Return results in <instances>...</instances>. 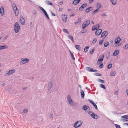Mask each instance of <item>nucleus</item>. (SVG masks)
Returning <instances> with one entry per match:
<instances>
[{
    "label": "nucleus",
    "instance_id": "f257e3e1",
    "mask_svg": "<svg viewBox=\"0 0 128 128\" xmlns=\"http://www.w3.org/2000/svg\"><path fill=\"white\" fill-rule=\"evenodd\" d=\"M14 27L15 32L16 33H18L20 28V26L18 23L17 22H15L14 25Z\"/></svg>",
    "mask_w": 128,
    "mask_h": 128
},
{
    "label": "nucleus",
    "instance_id": "f03ea898",
    "mask_svg": "<svg viewBox=\"0 0 128 128\" xmlns=\"http://www.w3.org/2000/svg\"><path fill=\"white\" fill-rule=\"evenodd\" d=\"M29 59L26 58H23L21 59L20 64L21 65L27 63L29 62Z\"/></svg>",
    "mask_w": 128,
    "mask_h": 128
},
{
    "label": "nucleus",
    "instance_id": "7ed1b4c3",
    "mask_svg": "<svg viewBox=\"0 0 128 128\" xmlns=\"http://www.w3.org/2000/svg\"><path fill=\"white\" fill-rule=\"evenodd\" d=\"M12 6L15 15L17 16L19 12L18 9L17 8V6L14 4H12Z\"/></svg>",
    "mask_w": 128,
    "mask_h": 128
},
{
    "label": "nucleus",
    "instance_id": "20e7f679",
    "mask_svg": "<svg viewBox=\"0 0 128 128\" xmlns=\"http://www.w3.org/2000/svg\"><path fill=\"white\" fill-rule=\"evenodd\" d=\"M82 120H79L77 121L74 124V126L75 128L80 127L82 124Z\"/></svg>",
    "mask_w": 128,
    "mask_h": 128
},
{
    "label": "nucleus",
    "instance_id": "39448f33",
    "mask_svg": "<svg viewBox=\"0 0 128 128\" xmlns=\"http://www.w3.org/2000/svg\"><path fill=\"white\" fill-rule=\"evenodd\" d=\"M68 101L69 104L71 105H72L74 104V102L72 100L71 97L70 95H68L67 96Z\"/></svg>",
    "mask_w": 128,
    "mask_h": 128
},
{
    "label": "nucleus",
    "instance_id": "423d86ee",
    "mask_svg": "<svg viewBox=\"0 0 128 128\" xmlns=\"http://www.w3.org/2000/svg\"><path fill=\"white\" fill-rule=\"evenodd\" d=\"M90 21L88 20L84 22L82 25V28L84 29V28L87 27L90 24Z\"/></svg>",
    "mask_w": 128,
    "mask_h": 128
},
{
    "label": "nucleus",
    "instance_id": "0eeeda50",
    "mask_svg": "<svg viewBox=\"0 0 128 128\" xmlns=\"http://www.w3.org/2000/svg\"><path fill=\"white\" fill-rule=\"evenodd\" d=\"M16 72L15 69H11L9 70L8 72L5 74L6 76H7L10 74L14 73Z\"/></svg>",
    "mask_w": 128,
    "mask_h": 128
},
{
    "label": "nucleus",
    "instance_id": "6e6552de",
    "mask_svg": "<svg viewBox=\"0 0 128 128\" xmlns=\"http://www.w3.org/2000/svg\"><path fill=\"white\" fill-rule=\"evenodd\" d=\"M104 56V54L100 56L97 62V64H101V62L103 60Z\"/></svg>",
    "mask_w": 128,
    "mask_h": 128
},
{
    "label": "nucleus",
    "instance_id": "1a4fd4ad",
    "mask_svg": "<svg viewBox=\"0 0 128 128\" xmlns=\"http://www.w3.org/2000/svg\"><path fill=\"white\" fill-rule=\"evenodd\" d=\"M68 16L67 15L62 14V20L65 22H67Z\"/></svg>",
    "mask_w": 128,
    "mask_h": 128
},
{
    "label": "nucleus",
    "instance_id": "9d476101",
    "mask_svg": "<svg viewBox=\"0 0 128 128\" xmlns=\"http://www.w3.org/2000/svg\"><path fill=\"white\" fill-rule=\"evenodd\" d=\"M0 13L2 16H3L4 14V10L3 6H1L0 8Z\"/></svg>",
    "mask_w": 128,
    "mask_h": 128
},
{
    "label": "nucleus",
    "instance_id": "9b49d317",
    "mask_svg": "<svg viewBox=\"0 0 128 128\" xmlns=\"http://www.w3.org/2000/svg\"><path fill=\"white\" fill-rule=\"evenodd\" d=\"M53 86V82H50L48 83L47 86V88L48 90H50L52 88Z\"/></svg>",
    "mask_w": 128,
    "mask_h": 128
},
{
    "label": "nucleus",
    "instance_id": "f8f14e48",
    "mask_svg": "<svg viewBox=\"0 0 128 128\" xmlns=\"http://www.w3.org/2000/svg\"><path fill=\"white\" fill-rule=\"evenodd\" d=\"M82 109L86 112H88L90 110L89 107L86 105H85L82 107Z\"/></svg>",
    "mask_w": 128,
    "mask_h": 128
},
{
    "label": "nucleus",
    "instance_id": "ddd939ff",
    "mask_svg": "<svg viewBox=\"0 0 128 128\" xmlns=\"http://www.w3.org/2000/svg\"><path fill=\"white\" fill-rule=\"evenodd\" d=\"M100 27V25L99 24H97L96 26H94L92 27V30L94 31L95 30H97Z\"/></svg>",
    "mask_w": 128,
    "mask_h": 128
},
{
    "label": "nucleus",
    "instance_id": "4468645a",
    "mask_svg": "<svg viewBox=\"0 0 128 128\" xmlns=\"http://www.w3.org/2000/svg\"><path fill=\"white\" fill-rule=\"evenodd\" d=\"M108 34V32H103L101 34V37L102 38H106Z\"/></svg>",
    "mask_w": 128,
    "mask_h": 128
},
{
    "label": "nucleus",
    "instance_id": "2eb2a0df",
    "mask_svg": "<svg viewBox=\"0 0 128 128\" xmlns=\"http://www.w3.org/2000/svg\"><path fill=\"white\" fill-rule=\"evenodd\" d=\"M20 22L22 25L24 24L25 20L23 17L21 16L20 18Z\"/></svg>",
    "mask_w": 128,
    "mask_h": 128
},
{
    "label": "nucleus",
    "instance_id": "dca6fc26",
    "mask_svg": "<svg viewBox=\"0 0 128 128\" xmlns=\"http://www.w3.org/2000/svg\"><path fill=\"white\" fill-rule=\"evenodd\" d=\"M102 30L101 29H99L96 30L95 32V34L96 36H98L102 32Z\"/></svg>",
    "mask_w": 128,
    "mask_h": 128
},
{
    "label": "nucleus",
    "instance_id": "f3484780",
    "mask_svg": "<svg viewBox=\"0 0 128 128\" xmlns=\"http://www.w3.org/2000/svg\"><path fill=\"white\" fill-rule=\"evenodd\" d=\"M121 38L120 37H118L116 38L114 40V43L116 44H119L120 42Z\"/></svg>",
    "mask_w": 128,
    "mask_h": 128
},
{
    "label": "nucleus",
    "instance_id": "a211bd4d",
    "mask_svg": "<svg viewBox=\"0 0 128 128\" xmlns=\"http://www.w3.org/2000/svg\"><path fill=\"white\" fill-rule=\"evenodd\" d=\"M8 48V46L4 44V45L0 46V50L7 49Z\"/></svg>",
    "mask_w": 128,
    "mask_h": 128
},
{
    "label": "nucleus",
    "instance_id": "6ab92c4d",
    "mask_svg": "<svg viewBox=\"0 0 128 128\" xmlns=\"http://www.w3.org/2000/svg\"><path fill=\"white\" fill-rule=\"evenodd\" d=\"M119 52V50H115L113 54V56H117Z\"/></svg>",
    "mask_w": 128,
    "mask_h": 128
},
{
    "label": "nucleus",
    "instance_id": "aec40b11",
    "mask_svg": "<svg viewBox=\"0 0 128 128\" xmlns=\"http://www.w3.org/2000/svg\"><path fill=\"white\" fill-rule=\"evenodd\" d=\"M91 116L94 118L97 119L98 118L97 115H96L94 112L92 113L91 114Z\"/></svg>",
    "mask_w": 128,
    "mask_h": 128
},
{
    "label": "nucleus",
    "instance_id": "412c9836",
    "mask_svg": "<svg viewBox=\"0 0 128 128\" xmlns=\"http://www.w3.org/2000/svg\"><path fill=\"white\" fill-rule=\"evenodd\" d=\"M80 0H74L73 1L72 4L74 5L78 4Z\"/></svg>",
    "mask_w": 128,
    "mask_h": 128
},
{
    "label": "nucleus",
    "instance_id": "4be33fe9",
    "mask_svg": "<svg viewBox=\"0 0 128 128\" xmlns=\"http://www.w3.org/2000/svg\"><path fill=\"white\" fill-rule=\"evenodd\" d=\"M92 10V8L91 7H89L86 10L85 12L86 13H88L90 11Z\"/></svg>",
    "mask_w": 128,
    "mask_h": 128
},
{
    "label": "nucleus",
    "instance_id": "5701e85b",
    "mask_svg": "<svg viewBox=\"0 0 128 128\" xmlns=\"http://www.w3.org/2000/svg\"><path fill=\"white\" fill-rule=\"evenodd\" d=\"M88 70L90 72H96L97 71L96 70H93L92 68H87Z\"/></svg>",
    "mask_w": 128,
    "mask_h": 128
},
{
    "label": "nucleus",
    "instance_id": "b1692460",
    "mask_svg": "<svg viewBox=\"0 0 128 128\" xmlns=\"http://www.w3.org/2000/svg\"><path fill=\"white\" fill-rule=\"evenodd\" d=\"M116 74V72L115 71H113L111 72L110 74L111 76H114Z\"/></svg>",
    "mask_w": 128,
    "mask_h": 128
},
{
    "label": "nucleus",
    "instance_id": "393cba45",
    "mask_svg": "<svg viewBox=\"0 0 128 128\" xmlns=\"http://www.w3.org/2000/svg\"><path fill=\"white\" fill-rule=\"evenodd\" d=\"M75 47L76 49H77L78 50H80V46L78 45H76L75 46Z\"/></svg>",
    "mask_w": 128,
    "mask_h": 128
},
{
    "label": "nucleus",
    "instance_id": "a878e982",
    "mask_svg": "<svg viewBox=\"0 0 128 128\" xmlns=\"http://www.w3.org/2000/svg\"><path fill=\"white\" fill-rule=\"evenodd\" d=\"M111 2L113 5H115L116 4V0H110Z\"/></svg>",
    "mask_w": 128,
    "mask_h": 128
},
{
    "label": "nucleus",
    "instance_id": "bb28decb",
    "mask_svg": "<svg viewBox=\"0 0 128 128\" xmlns=\"http://www.w3.org/2000/svg\"><path fill=\"white\" fill-rule=\"evenodd\" d=\"M80 91L82 97V98H84V92L83 90H81Z\"/></svg>",
    "mask_w": 128,
    "mask_h": 128
},
{
    "label": "nucleus",
    "instance_id": "cd10ccee",
    "mask_svg": "<svg viewBox=\"0 0 128 128\" xmlns=\"http://www.w3.org/2000/svg\"><path fill=\"white\" fill-rule=\"evenodd\" d=\"M68 37L70 40H71L73 42H74L73 38V37L72 36H68Z\"/></svg>",
    "mask_w": 128,
    "mask_h": 128
},
{
    "label": "nucleus",
    "instance_id": "c85d7f7f",
    "mask_svg": "<svg viewBox=\"0 0 128 128\" xmlns=\"http://www.w3.org/2000/svg\"><path fill=\"white\" fill-rule=\"evenodd\" d=\"M108 45H109V43L108 42L106 41L105 42H104V46L105 47H107L108 46Z\"/></svg>",
    "mask_w": 128,
    "mask_h": 128
},
{
    "label": "nucleus",
    "instance_id": "c756f323",
    "mask_svg": "<svg viewBox=\"0 0 128 128\" xmlns=\"http://www.w3.org/2000/svg\"><path fill=\"white\" fill-rule=\"evenodd\" d=\"M44 13V14L47 17V18H48V19H49V17H48V15L46 12V11L45 10H44L43 11H42Z\"/></svg>",
    "mask_w": 128,
    "mask_h": 128
},
{
    "label": "nucleus",
    "instance_id": "7c9ffc66",
    "mask_svg": "<svg viewBox=\"0 0 128 128\" xmlns=\"http://www.w3.org/2000/svg\"><path fill=\"white\" fill-rule=\"evenodd\" d=\"M123 49L126 50L128 49V44H126L123 47Z\"/></svg>",
    "mask_w": 128,
    "mask_h": 128
},
{
    "label": "nucleus",
    "instance_id": "2f4dec72",
    "mask_svg": "<svg viewBox=\"0 0 128 128\" xmlns=\"http://www.w3.org/2000/svg\"><path fill=\"white\" fill-rule=\"evenodd\" d=\"M49 117L50 119H53L54 117V114H50V115Z\"/></svg>",
    "mask_w": 128,
    "mask_h": 128
},
{
    "label": "nucleus",
    "instance_id": "473e14b6",
    "mask_svg": "<svg viewBox=\"0 0 128 128\" xmlns=\"http://www.w3.org/2000/svg\"><path fill=\"white\" fill-rule=\"evenodd\" d=\"M100 10V9L99 8H97L96 9L94 10L93 12V14H94L98 11Z\"/></svg>",
    "mask_w": 128,
    "mask_h": 128
},
{
    "label": "nucleus",
    "instance_id": "72a5a7b5",
    "mask_svg": "<svg viewBox=\"0 0 128 128\" xmlns=\"http://www.w3.org/2000/svg\"><path fill=\"white\" fill-rule=\"evenodd\" d=\"M28 111V108H26L24 109L23 110V112L24 114L27 113Z\"/></svg>",
    "mask_w": 128,
    "mask_h": 128
},
{
    "label": "nucleus",
    "instance_id": "f704fd0d",
    "mask_svg": "<svg viewBox=\"0 0 128 128\" xmlns=\"http://www.w3.org/2000/svg\"><path fill=\"white\" fill-rule=\"evenodd\" d=\"M89 48V47L88 46L85 47L84 49V51L85 52H87L88 51Z\"/></svg>",
    "mask_w": 128,
    "mask_h": 128
},
{
    "label": "nucleus",
    "instance_id": "c9c22d12",
    "mask_svg": "<svg viewBox=\"0 0 128 128\" xmlns=\"http://www.w3.org/2000/svg\"><path fill=\"white\" fill-rule=\"evenodd\" d=\"M121 118H123L128 119V115L122 116H121Z\"/></svg>",
    "mask_w": 128,
    "mask_h": 128
},
{
    "label": "nucleus",
    "instance_id": "e433bc0d",
    "mask_svg": "<svg viewBox=\"0 0 128 128\" xmlns=\"http://www.w3.org/2000/svg\"><path fill=\"white\" fill-rule=\"evenodd\" d=\"M120 45V44H116V43H114L113 45V46L114 47H116Z\"/></svg>",
    "mask_w": 128,
    "mask_h": 128
},
{
    "label": "nucleus",
    "instance_id": "4c0bfd02",
    "mask_svg": "<svg viewBox=\"0 0 128 128\" xmlns=\"http://www.w3.org/2000/svg\"><path fill=\"white\" fill-rule=\"evenodd\" d=\"M46 3L49 5H52V4L51 3V2L50 1L48 0L46 2Z\"/></svg>",
    "mask_w": 128,
    "mask_h": 128
},
{
    "label": "nucleus",
    "instance_id": "58836bf2",
    "mask_svg": "<svg viewBox=\"0 0 128 128\" xmlns=\"http://www.w3.org/2000/svg\"><path fill=\"white\" fill-rule=\"evenodd\" d=\"M97 39L96 38H94L92 41V43L93 44H94L97 41Z\"/></svg>",
    "mask_w": 128,
    "mask_h": 128
},
{
    "label": "nucleus",
    "instance_id": "ea45409f",
    "mask_svg": "<svg viewBox=\"0 0 128 128\" xmlns=\"http://www.w3.org/2000/svg\"><path fill=\"white\" fill-rule=\"evenodd\" d=\"M70 54L71 55V56H72V58L74 60L75 58H74V56L73 54H72V53L70 51Z\"/></svg>",
    "mask_w": 128,
    "mask_h": 128
},
{
    "label": "nucleus",
    "instance_id": "a19ab883",
    "mask_svg": "<svg viewBox=\"0 0 128 128\" xmlns=\"http://www.w3.org/2000/svg\"><path fill=\"white\" fill-rule=\"evenodd\" d=\"M100 86L102 88H103L105 89H106V87H105V86L104 85L102 84H100Z\"/></svg>",
    "mask_w": 128,
    "mask_h": 128
},
{
    "label": "nucleus",
    "instance_id": "79ce46f5",
    "mask_svg": "<svg viewBox=\"0 0 128 128\" xmlns=\"http://www.w3.org/2000/svg\"><path fill=\"white\" fill-rule=\"evenodd\" d=\"M63 31L64 32L67 33L68 34H69L68 30L66 29H63Z\"/></svg>",
    "mask_w": 128,
    "mask_h": 128
},
{
    "label": "nucleus",
    "instance_id": "37998d69",
    "mask_svg": "<svg viewBox=\"0 0 128 128\" xmlns=\"http://www.w3.org/2000/svg\"><path fill=\"white\" fill-rule=\"evenodd\" d=\"M112 66V65L111 64H109L108 66V69L110 68Z\"/></svg>",
    "mask_w": 128,
    "mask_h": 128
},
{
    "label": "nucleus",
    "instance_id": "c03bdc74",
    "mask_svg": "<svg viewBox=\"0 0 128 128\" xmlns=\"http://www.w3.org/2000/svg\"><path fill=\"white\" fill-rule=\"evenodd\" d=\"M98 81L102 83H104V80H101L100 79H98Z\"/></svg>",
    "mask_w": 128,
    "mask_h": 128
},
{
    "label": "nucleus",
    "instance_id": "a18cd8bd",
    "mask_svg": "<svg viewBox=\"0 0 128 128\" xmlns=\"http://www.w3.org/2000/svg\"><path fill=\"white\" fill-rule=\"evenodd\" d=\"M121 120L123 122H126L128 121V119H126L125 118L122 119Z\"/></svg>",
    "mask_w": 128,
    "mask_h": 128
},
{
    "label": "nucleus",
    "instance_id": "49530a36",
    "mask_svg": "<svg viewBox=\"0 0 128 128\" xmlns=\"http://www.w3.org/2000/svg\"><path fill=\"white\" fill-rule=\"evenodd\" d=\"M84 8H83L82 6H81L79 8V10H80V11H82L83 10Z\"/></svg>",
    "mask_w": 128,
    "mask_h": 128
},
{
    "label": "nucleus",
    "instance_id": "de8ad7c7",
    "mask_svg": "<svg viewBox=\"0 0 128 128\" xmlns=\"http://www.w3.org/2000/svg\"><path fill=\"white\" fill-rule=\"evenodd\" d=\"M87 6V4L86 3L82 5L81 6H82L83 8L86 7Z\"/></svg>",
    "mask_w": 128,
    "mask_h": 128
},
{
    "label": "nucleus",
    "instance_id": "09e8293b",
    "mask_svg": "<svg viewBox=\"0 0 128 128\" xmlns=\"http://www.w3.org/2000/svg\"><path fill=\"white\" fill-rule=\"evenodd\" d=\"M104 41L103 40H100L99 42V44L100 45H101L102 44Z\"/></svg>",
    "mask_w": 128,
    "mask_h": 128
},
{
    "label": "nucleus",
    "instance_id": "8fccbe9b",
    "mask_svg": "<svg viewBox=\"0 0 128 128\" xmlns=\"http://www.w3.org/2000/svg\"><path fill=\"white\" fill-rule=\"evenodd\" d=\"M82 18H79L78 19V22L79 23H80L81 21V20H82Z\"/></svg>",
    "mask_w": 128,
    "mask_h": 128
},
{
    "label": "nucleus",
    "instance_id": "3c124183",
    "mask_svg": "<svg viewBox=\"0 0 128 128\" xmlns=\"http://www.w3.org/2000/svg\"><path fill=\"white\" fill-rule=\"evenodd\" d=\"M97 6L98 8H99L100 9V8L101 7V5L100 4H98L97 5Z\"/></svg>",
    "mask_w": 128,
    "mask_h": 128
},
{
    "label": "nucleus",
    "instance_id": "603ef678",
    "mask_svg": "<svg viewBox=\"0 0 128 128\" xmlns=\"http://www.w3.org/2000/svg\"><path fill=\"white\" fill-rule=\"evenodd\" d=\"M32 13L34 14L35 15L37 14L36 11L35 10H34L33 11Z\"/></svg>",
    "mask_w": 128,
    "mask_h": 128
},
{
    "label": "nucleus",
    "instance_id": "864d4df0",
    "mask_svg": "<svg viewBox=\"0 0 128 128\" xmlns=\"http://www.w3.org/2000/svg\"><path fill=\"white\" fill-rule=\"evenodd\" d=\"M93 105L94 106L95 108L96 109H98L97 106L96 105V104L94 103H93Z\"/></svg>",
    "mask_w": 128,
    "mask_h": 128
},
{
    "label": "nucleus",
    "instance_id": "5fc2aeb1",
    "mask_svg": "<svg viewBox=\"0 0 128 128\" xmlns=\"http://www.w3.org/2000/svg\"><path fill=\"white\" fill-rule=\"evenodd\" d=\"M94 49L93 48L92 50V51L90 52V53L91 54H92L94 52Z\"/></svg>",
    "mask_w": 128,
    "mask_h": 128
},
{
    "label": "nucleus",
    "instance_id": "6e6d98bb",
    "mask_svg": "<svg viewBox=\"0 0 128 128\" xmlns=\"http://www.w3.org/2000/svg\"><path fill=\"white\" fill-rule=\"evenodd\" d=\"M115 126L116 127V128H121L120 126L117 124H115Z\"/></svg>",
    "mask_w": 128,
    "mask_h": 128
},
{
    "label": "nucleus",
    "instance_id": "4d7b16f0",
    "mask_svg": "<svg viewBox=\"0 0 128 128\" xmlns=\"http://www.w3.org/2000/svg\"><path fill=\"white\" fill-rule=\"evenodd\" d=\"M103 64H101L99 66V67L100 68H102L103 67Z\"/></svg>",
    "mask_w": 128,
    "mask_h": 128
},
{
    "label": "nucleus",
    "instance_id": "13d9d810",
    "mask_svg": "<svg viewBox=\"0 0 128 128\" xmlns=\"http://www.w3.org/2000/svg\"><path fill=\"white\" fill-rule=\"evenodd\" d=\"M88 112V114L91 115V114L92 113H93V112H89V111H88V112Z\"/></svg>",
    "mask_w": 128,
    "mask_h": 128
},
{
    "label": "nucleus",
    "instance_id": "bf43d9fd",
    "mask_svg": "<svg viewBox=\"0 0 128 128\" xmlns=\"http://www.w3.org/2000/svg\"><path fill=\"white\" fill-rule=\"evenodd\" d=\"M86 30L84 31V30L83 31L82 30L81 31V32L82 33H86Z\"/></svg>",
    "mask_w": 128,
    "mask_h": 128
},
{
    "label": "nucleus",
    "instance_id": "052dcab7",
    "mask_svg": "<svg viewBox=\"0 0 128 128\" xmlns=\"http://www.w3.org/2000/svg\"><path fill=\"white\" fill-rule=\"evenodd\" d=\"M39 8L42 11H44V10L43 8H42V7H41L40 6V7H39Z\"/></svg>",
    "mask_w": 128,
    "mask_h": 128
},
{
    "label": "nucleus",
    "instance_id": "680f3d73",
    "mask_svg": "<svg viewBox=\"0 0 128 128\" xmlns=\"http://www.w3.org/2000/svg\"><path fill=\"white\" fill-rule=\"evenodd\" d=\"M94 0H89V2L90 3H91L94 1Z\"/></svg>",
    "mask_w": 128,
    "mask_h": 128
},
{
    "label": "nucleus",
    "instance_id": "e2e57ef3",
    "mask_svg": "<svg viewBox=\"0 0 128 128\" xmlns=\"http://www.w3.org/2000/svg\"><path fill=\"white\" fill-rule=\"evenodd\" d=\"M63 3V2H60L59 3V4L60 5H62Z\"/></svg>",
    "mask_w": 128,
    "mask_h": 128
},
{
    "label": "nucleus",
    "instance_id": "0e129e2a",
    "mask_svg": "<svg viewBox=\"0 0 128 128\" xmlns=\"http://www.w3.org/2000/svg\"><path fill=\"white\" fill-rule=\"evenodd\" d=\"M5 85L6 84L5 83H3L1 84V86H3Z\"/></svg>",
    "mask_w": 128,
    "mask_h": 128
},
{
    "label": "nucleus",
    "instance_id": "69168bd1",
    "mask_svg": "<svg viewBox=\"0 0 128 128\" xmlns=\"http://www.w3.org/2000/svg\"><path fill=\"white\" fill-rule=\"evenodd\" d=\"M27 88V87H23V88H22V89L23 90H26V89Z\"/></svg>",
    "mask_w": 128,
    "mask_h": 128
},
{
    "label": "nucleus",
    "instance_id": "338daca9",
    "mask_svg": "<svg viewBox=\"0 0 128 128\" xmlns=\"http://www.w3.org/2000/svg\"><path fill=\"white\" fill-rule=\"evenodd\" d=\"M62 8H60L59 9V11H62Z\"/></svg>",
    "mask_w": 128,
    "mask_h": 128
},
{
    "label": "nucleus",
    "instance_id": "774afa93",
    "mask_svg": "<svg viewBox=\"0 0 128 128\" xmlns=\"http://www.w3.org/2000/svg\"><path fill=\"white\" fill-rule=\"evenodd\" d=\"M78 23H79L78 22H75L74 24H77Z\"/></svg>",
    "mask_w": 128,
    "mask_h": 128
}]
</instances>
